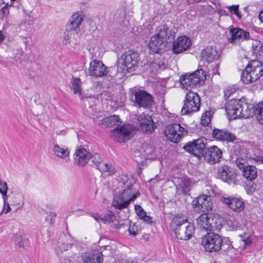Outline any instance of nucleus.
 I'll return each instance as SVG.
<instances>
[{"label":"nucleus","mask_w":263,"mask_h":263,"mask_svg":"<svg viewBox=\"0 0 263 263\" xmlns=\"http://www.w3.org/2000/svg\"><path fill=\"white\" fill-rule=\"evenodd\" d=\"M92 217L96 220V221L100 222H102V214H95L93 215Z\"/></svg>","instance_id":"nucleus-50"},{"label":"nucleus","mask_w":263,"mask_h":263,"mask_svg":"<svg viewBox=\"0 0 263 263\" xmlns=\"http://www.w3.org/2000/svg\"><path fill=\"white\" fill-rule=\"evenodd\" d=\"M225 109L228 116L232 119L248 118L254 113V105L245 102V99H232L227 102Z\"/></svg>","instance_id":"nucleus-3"},{"label":"nucleus","mask_w":263,"mask_h":263,"mask_svg":"<svg viewBox=\"0 0 263 263\" xmlns=\"http://www.w3.org/2000/svg\"><path fill=\"white\" fill-rule=\"evenodd\" d=\"M4 35L2 33V31H0V43H1L4 40Z\"/></svg>","instance_id":"nucleus-58"},{"label":"nucleus","mask_w":263,"mask_h":263,"mask_svg":"<svg viewBox=\"0 0 263 263\" xmlns=\"http://www.w3.org/2000/svg\"><path fill=\"white\" fill-rule=\"evenodd\" d=\"M234 14H235L238 17V18L241 19V16L238 11L237 12V13H236Z\"/></svg>","instance_id":"nucleus-59"},{"label":"nucleus","mask_w":263,"mask_h":263,"mask_svg":"<svg viewBox=\"0 0 263 263\" xmlns=\"http://www.w3.org/2000/svg\"><path fill=\"white\" fill-rule=\"evenodd\" d=\"M263 74V65L258 61L249 63L241 73V80L245 84L255 82Z\"/></svg>","instance_id":"nucleus-6"},{"label":"nucleus","mask_w":263,"mask_h":263,"mask_svg":"<svg viewBox=\"0 0 263 263\" xmlns=\"http://www.w3.org/2000/svg\"><path fill=\"white\" fill-rule=\"evenodd\" d=\"M135 210L140 219H142L145 217L146 213L140 205H135Z\"/></svg>","instance_id":"nucleus-42"},{"label":"nucleus","mask_w":263,"mask_h":263,"mask_svg":"<svg viewBox=\"0 0 263 263\" xmlns=\"http://www.w3.org/2000/svg\"><path fill=\"white\" fill-rule=\"evenodd\" d=\"M144 222H146L148 224H151L152 223V217L149 216H147L146 215L144 218H142V219Z\"/></svg>","instance_id":"nucleus-51"},{"label":"nucleus","mask_w":263,"mask_h":263,"mask_svg":"<svg viewBox=\"0 0 263 263\" xmlns=\"http://www.w3.org/2000/svg\"><path fill=\"white\" fill-rule=\"evenodd\" d=\"M202 245L205 251L211 253L217 252L222 248L223 238L217 233H207L202 237Z\"/></svg>","instance_id":"nucleus-9"},{"label":"nucleus","mask_w":263,"mask_h":263,"mask_svg":"<svg viewBox=\"0 0 263 263\" xmlns=\"http://www.w3.org/2000/svg\"><path fill=\"white\" fill-rule=\"evenodd\" d=\"M254 114L256 115L258 122L263 125V102L259 104L257 108L254 106Z\"/></svg>","instance_id":"nucleus-34"},{"label":"nucleus","mask_w":263,"mask_h":263,"mask_svg":"<svg viewBox=\"0 0 263 263\" xmlns=\"http://www.w3.org/2000/svg\"><path fill=\"white\" fill-rule=\"evenodd\" d=\"M191 181L189 179H185L182 182V190L185 194H188L191 190Z\"/></svg>","instance_id":"nucleus-39"},{"label":"nucleus","mask_w":263,"mask_h":263,"mask_svg":"<svg viewBox=\"0 0 263 263\" xmlns=\"http://www.w3.org/2000/svg\"><path fill=\"white\" fill-rule=\"evenodd\" d=\"M173 42L172 51L175 54H179L186 50L191 47L192 44L191 39L185 35L179 36Z\"/></svg>","instance_id":"nucleus-17"},{"label":"nucleus","mask_w":263,"mask_h":263,"mask_svg":"<svg viewBox=\"0 0 263 263\" xmlns=\"http://www.w3.org/2000/svg\"><path fill=\"white\" fill-rule=\"evenodd\" d=\"M134 96L135 103L139 107H148L154 102L153 96L144 90L140 89L136 91Z\"/></svg>","instance_id":"nucleus-16"},{"label":"nucleus","mask_w":263,"mask_h":263,"mask_svg":"<svg viewBox=\"0 0 263 263\" xmlns=\"http://www.w3.org/2000/svg\"><path fill=\"white\" fill-rule=\"evenodd\" d=\"M9 195H8V194L5 195L4 197H3L2 198L3 199V203H7V202H8V197H9Z\"/></svg>","instance_id":"nucleus-55"},{"label":"nucleus","mask_w":263,"mask_h":263,"mask_svg":"<svg viewBox=\"0 0 263 263\" xmlns=\"http://www.w3.org/2000/svg\"><path fill=\"white\" fill-rule=\"evenodd\" d=\"M107 122H109L111 125H115L116 126L117 125H121L122 121L118 116L114 115L111 116L107 119Z\"/></svg>","instance_id":"nucleus-38"},{"label":"nucleus","mask_w":263,"mask_h":263,"mask_svg":"<svg viewBox=\"0 0 263 263\" xmlns=\"http://www.w3.org/2000/svg\"><path fill=\"white\" fill-rule=\"evenodd\" d=\"M134 126L130 124L117 125L111 132V136L114 141L118 142H125L132 137Z\"/></svg>","instance_id":"nucleus-10"},{"label":"nucleus","mask_w":263,"mask_h":263,"mask_svg":"<svg viewBox=\"0 0 263 263\" xmlns=\"http://www.w3.org/2000/svg\"><path fill=\"white\" fill-rule=\"evenodd\" d=\"M171 230L173 232L178 239L188 240L194 234L195 228L183 216H174L170 223Z\"/></svg>","instance_id":"nucleus-4"},{"label":"nucleus","mask_w":263,"mask_h":263,"mask_svg":"<svg viewBox=\"0 0 263 263\" xmlns=\"http://www.w3.org/2000/svg\"><path fill=\"white\" fill-rule=\"evenodd\" d=\"M138 121L144 132L151 133L156 127L152 117L148 114L142 113L138 117Z\"/></svg>","instance_id":"nucleus-19"},{"label":"nucleus","mask_w":263,"mask_h":263,"mask_svg":"<svg viewBox=\"0 0 263 263\" xmlns=\"http://www.w3.org/2000/svg\"><path fill=\"white\" fill-rule=\"evenodd\" d=\"M219 67V64H216L214 67L211 70H209L208 73L210 75H215L216 74H218V68Z\"/></svg>","instance_id":"nucleus-46"},{"label":"nucleus","mask_w":263,"mask_h":263,"mask_svg":"<svg viewBox=\"0 0 263 263\" xmlns=\"http://www.w3.org/2000/svg\"><path fill=\"white\" fill-rule=\"evenodd\" d=\"M121 58L123 61L124 69H125L128 72L134 71L140 61L139 54L133 50L125 51Z\"/></svg>","instance_id":"nucleus-12"},{"label":"nucleus","mask_w":263,"mask_h":263,"mask_svg":"<svg viewBox=\"0 0 263 263\" xmlns=\"http://www.w3.org/2000/svg\"><path fill=\"white\" fill-rule=\"evenodd\" d=\"M192 205L196 210L201 212L202 214L197 218V224L206 231H214L219 230L221 224L216 218L210 217L208 213L212 209L211 197L201 195L195 198L192 201Z\"/></svg>","instance_id":"nucleus-1"},{"label":"nucleus","mask_w":263,"mask_h":263,"mask_svg":"<svg viewBox=\"0 0 263 263\" xmlns=\"http://www.w3.org/2000/svg\"><path fill=\"white\" fill-rule=\"evenodd\" d=\"M228 226L229 227V230L231 231L236 230L237 229V226L236 224L233 223L231 221L228 222Z\"/></svg>","instance_id":"nucleus-52"},{"label":"nucleus","mask_w":263,"mask_h":263,"mask_svg":"<svg viewBox=\"0 0 263 263\" xmlns=\"http://www.w3.org/2000/svg\"><path fill=\"white\" fill-rule=\"evenodd\" d=\"M223 245H222V249L223 251H229L232 249H233V247L232 245V242L230 240L229 237H223Z\"/></svg>","instance_id":"nucleus-41"},{"label":"nucleus","mask_w":263,"mask_h":263,"mask_svg":"<svg viewBox=\"0 0 263 263\" xmlns=\"http://www.w3.org/2000/svg\"><path fill=\"white\" fill-rule=\"evenodd\" d=\"M251 187H252L254 190H255V187H254L253 185H252Z\"/></svg>","instance_id":"nucleus-61"},{"label":"nucleus","mask_w":263,"mask_h":263,"mask_svg":"<svg viewBox=\"0 0 263 263\" xmlns=\"http://www.w3.org/2000/svg\"><path fill=\"white\" fill-rule=\"evenodd\" d=\"M244 177L248 181H253L257 177V171L255 166L247 165L246 168L242 171Z\"/></svg>","instance_id":"nucleus-29"},{"label":"nucleus","mask_w":263,"mask_h":263,"mask_svg":"<svg viewBox=\"0 0 263 263\" xmlns=\"http://www.w3.org/2000/svg\"><path fill=\"white\" fill-rule=\"evenodd\" d=\"M258 17L261 22L263 23V10L260 12L258 15Z\"/></svg>","instance_id":"nucleus-57"},{"label":"nucleus","mask_w":263,"mask_h":263,"mask_svg":"<svg viewBox=\"0 0 263 263\" xmlns=\"http://www.w3.org/2000/svg\"><path fill=\"white\" fill-rule=\"evenodd\" d=\"M236 176L235 169L228 165H223L218 168L216 177L229 184H235Z\"/></svg>","instance_id":"nucleus-13"},{"label":"nucleus","mask_w":263,"mask_h":263,"mask_svg":"<svg viewBox=\"0 0 263 263\" xmlns=\"http://www.w3.org/2000/svg\"><path fill=\"white\" fill-rule=\"evenodd\" d=\"M14 241L20 247L26 248L29 246V240L24 238L21 233H16L14 235Z\"/></svg>","instance_id":"nucleus-31"},{"label":"nucleus","mask_w":263,"mask_h":263,"mask_svg":"<svg viewBox=\"0 0 263 263\" xmlns=\"http://www.w3.org/2000/svg\"><path fill=\"white\" fill-rule=\"evenodd\" d=\"M11 209L9 205V202L3 203V208L2 212L5 214L8 213L11 211Z\"/></svg>","instance_id":"nucleus-47"},{"label":"nucleus","mask_w":263,"mask_h":263,"mask_svg":"<svg viewBox=\"0 0 263 263\" xmlns=\"http://www.w3.org/2000/svg\"><path fill=\"white\" fill-rule=\"evenodd\" d=\"M54 154L58 158L65 159L69 156V151L67 147L60 146L58 144H55L53 147Z\"/></svg>","instance_id":"nucleus-30"},{"label":"nucleus","mask_w":263,"mask_h":263,"mask_svg":"<svg viewBox=\"0 0 263 263\" xmlns=\"http://www.w3.org/2000/svg\"><path fill=\"white\" fill-rule=\"evenodd\" d=\"M220 54V51L218 50L215 47L210 46L201 51V58L203 61L211 63L218 60Z\"/></svg>","instance_id":"nucleus-21"},{"label":"nucleus","mask_w":263,"mask_h":263,"mask_svg":"<svg viewBox=\"0 0 263 263\" xmlns=\"http://www.w3.org/2000/svg\"><path fill=\"white\" fill-rule=\"evenodd\" d=\"M84 18V14L82 11H78L74 13L70 17L66 25V28L71 30H79V27Z\"/></svg>","instance_id":"nucleus-24"},{"label":"nucleus","mask_w":263,"mask_h":263,"mask_svg":"<svg viewBox=\"0 0 263 263\" xmlns=\"http://www.w3.org/2000/svg\"><path fill=\"white\" fill-rule=\"evenodd\" d=\"M73 245V243H63L59 246L60 250L62 252L66 251L70 249Z\"/></svg>","instance_id":"nucleus-44"},{"label":"nucleus","mask_w":263,"mask_h":263,"mask_svg":"<svg viewBox=\"0 0 263 263\" xmlns=\"http://www.w3.org/2000/svg\"><path fill=\"white\" fill-rule=\"evenodd\" d=\"M57 216V215L54 212H50V213L49 214L48 216V217H50V222L52 223V220H54L55 218Z\"/></svg>","instance_id":"nucleus-53"},{"label":"nucleus","mask_w":263,"mask_h":263,"mask_svg":"<svg viewBox=\"0 0 263 263\" xmlns=\"http://www.w3.org/2000/svg\"><path fill=\"white\" fill-rule=\"evenodd\" d=\"M89 75L95 77H103L107 74L106 67L101 61L93 60L90 63L88 69Z\"/></svg>","instance_id":"nucleus-23"},{"label":"nucleus","mask_w":263,"mask_h":263,"mask_svg":"<svg viewBox=\"0 0 263 263\" xmlns=\"http://www.w3.org/2000/svg\"><path fill=\"white\" fill-rule=\"evenodd\" d=\"M213 116V113L211 111H206L203 113L201 118L200 123L203 126H208L211 122V118Z\"/></svg>","instance_id":"nucleus-35"},{"label":"nucleus","mask_w":263,"mask_h":263,"mask_svg":"<svg viewBox=\"0 0 263 263\" xmlns=\"http://www.w3.org/2000/svg\"><path fill=\"white\" fill-rule=\"evenodd\" d=\"M121 182L123 184V191L116 193L112 202V206L118 210L127 208L130 202L140 195V193L135 191L133 187L135 183L133 178L124 177L122 178Z\"/></svg>","instance_id":"nucleus-2"},{"label":"nucleus","mask_w":263,"mask_h":263,"mask_svg":"<svg viewBox=\"0 0 263 263\" xmlns=\"http://www.w3.org/2000/svg\"><path fill=\"white\" fill-rule=\"evenodd\" d=\"M73 31L77 32L78 31L76 30L68 29V28H66V31L64 32V43L65 44L70 43V39L72 37V36H74Z\"/></svg>","instance_id":"nucleus-37"},{"label":"nucleus","mask_w":263,"mask_h":263,"mask_svg":"<svg viewBox=\"0 0 263 263\" xmlns=\"http://www.w3.org/2000/svg\"><path fill=\"white\" fill-rule=\"evenodd\" d=\"M237 90V88L235 87H228L226 90H224V97L227 98L228 99L229 97L234 93Z\"/></svg>","instance_id":"nucleus-43"},{"label":"nucleus","mask_w":263,"mask_h":263,"mask_svg":"<svg viewBox=\"0 0 263 263\" xmlns=\"http://www.w3.org/2000/svg\"><path fill=\"white\" fill-rule=\"evenodd\" d=\"M222 156L221 151L216 146H212L205 149L202 155L205 161L210 164H214L220 161Z\"/></svg>","instance_id":"nucleus-18"},{"label":"nucleus","mask_w":263,"mask_h":263,"mask_svg":"<svg viewBox=\"0 0 263 263\" xmlns=\"http://www.w3.org/2000/svg\"><path fill=\"white\" fill-rule=\"evenodd\" d=\"M204 140L202 138H199L188 142L183 148L185 151L193 154L194 156L200 158L202 157L205 149Z\"/></svg>","instance_id":"nucleus-14"},{"label":"nucleus","mask_w":263,"mask_h":263,"mask_svg":"<svg viewBox=\"0 0 263 263\" xmlns=\"http://www.w3.org/2000/svg\"><path fill=\"white\" fill-rule=\"evenodd\" d=\"M205 79L206 72L202 69H200L193 73L182 75L180 81L183 87L188 89L203 84Z\"/></svg>","instance_id":"nucleus-7"},{"label":"nucleus","mask_w":263,"mask_h":263,"mask_svg":"<svg viewBox=\"0 0 263 263\" xmlns=\"http://www.w3.org/2000/svg\"><path fill=\"white\" fill-rule=\"evenodd\" d=\"M9 6L6 5L2 8L1 11L3 14V17L9 13Z\"/></svg>","instance_id":"nucleus-49"},{"label":"nucleus","mask_w":263,"mask_h":263,"mask_svg":"<svg viewBox=\"0 0 263 263\" xmlns=\"http://www.w3.org/2000/svg\"><path fill=\"white\" fill-rule=\"evenodd\" d=\"M174 2H177L180 1V0H173Z\"/></svg>","instance_id":"nucleus-60"},{"label":"nucleus","mask_w":263,"mask_h":263,"mask_svg":"<svg viewBox=\"0 0 263 263\" xmlns=\"http://www.w3.org/2000/svg\"><path fill=\"white\" fill-rule=\"evenodd\" d=\"M238 8H239V5H233V6H231L228 7V8L229 9V11L231 13H233V14L237 13V12L238 11Z\"/></svg>","instance_id":"nucleus-48"},{"label":"nucleus","mask_w":263,"mask_h":263,"mask_svg":"<svg viewBox=\"0 0 263 263\" xmlns=\"http://www.w3.org/2000/svg\"><path fill=\"white\" fill-rule=\"evenodd\" d=\"M247 161H248V160L246 158L245 159L243 157H238L235 160V164L240 170L242 171L246 168L247 165L246 164Z\"/></svg>","instance_id":"nucleus-40"},{"label":"nucleus","mask_w":263,"mask_h":263,"mask_svg":"<svg viewBox=\"0 0 263 263\" xmlns=\"http://www.w3.org/2000/svg\"><path fill=\"white\" fill-rule=\"evenodd\" d=\"M231 37L228 38L230 43L237 44L240 41L248 40L250 39L249 32L239 28L231 29L229 31Z\"/></svg>","instance_id":"nucleus-20"},{"label":"nucleus","mask_w":263,"mask_h":263,"mask_svg":"<svg viewBox=\"0 0 263 263\" xmlns=\"http://www.w3.org/2000/svg\"><path fill=\"white\" fill-rule=\"evenodd\" d=\"M102 222L104 223H109L110 222H114L116 221V217L115 214L109 211L105 215L102 214Z\"/></svg>","instance_id":"nucleus-33"},{"label":"nucleus","mask_w":263,"mask_h":263,"mask_svg":"<svg viewBox=\"0 0 263 263\" xmlns=\"http://www.w3.org/2000/svg\"><path fill=\"white\" fill-rule=\"evenodd\" d=\"M252 52L254 54L261 55L263 53V46L261 43L255 41L252 44Z\"/></svg>","instance_id":"nucleus-36"},{"label":"nucleus","mask_w":263,"mask_h":263,"mask_svg":"<svg viewBox=\"0 0 263 263\" xmlns=\"http://www.w3.org/2000/svg\"><path fill=\"white\" fill-rule=\"evenodd\" d=\"M90 153L85 149H78L73 155L74 164L79 166H84L89 160Z\"/></svg>","instance_id":"nucleus-25"},{"label":"nucleus","mask_w":263,"mask_h":263,"mask_svg":"<svg viewBox=\"0 0 263 263\" xmlns=\"http://www.w3.org/2000/svg\"><path fill=\"white\" fill-rule=\"evenodd\" d=\"M187 133V130L179 123L168 125L164 130L167 138L173 143H178L180 139Z\"/></svg>","instance_id":"nucleus-11"},{"label":"nucleus","mask_w":263,"mask_h":263,"mask_svg":"<svg viewBox=\"0 0 263 263\" xmlns=\"http://www.w3.org/2000/svg\"><path fill=\"white\" fill-rule=\"evenodd\" d=\"M89 160L93 163V165L101 172H106L108 175H112L116 172V170L112 165L109 163H103L100 155L95 153L90 154Z\"/></svg>","instance_id":"nucleus-15"},{"label":"nucleus","mask_w":263,"mask_h":263,"mask_svg":"<svg viewBox=\"0 0 263 263\" xmlns=\"http://www.w3.org/2000/svg\"><path fill=\"white\" fill-rule=\"evenodd\" d=\"M212 136L213 138L223 141H234L236 137L234 134L228 132L225 129H219L214 128L213 130Z\"/></svg>","instance_id":"nucleus-26"},{"label":"nucleus","mask_w":263,"mask_h":263,"mask_svg":"<svg viewBox=\"0 0 263 263\" xmlns=\"http://www.w3.org/2000/svg\"><path fill=\"white\" fill-rule=\"evenodd\" d=\"M222 201L226 204L232 210L236 212H240L245 207V204L242 199L238 197H223Z\"/></svg>","instance_id":"nucleus-22"},{"label":"nucleus","mask_w":263,"mask_h":263,"mask_svg":"<svg viewBox=\"0 0 263 263\" xmlns=\"http://www.w3.org/2000/svg\"><path fill=\"white\" fill-rule=\"evenodd\" d=\"M120 225L119 226V222L117 221H116V222L112 226L113 228L117 229H119L120 228Z\"/></svg>","instance_id":"nucleus-56"},{"label":"nucleus","mask_w":263,"mask_h":263,"mask_svg":"<svg viewBox=\"0 0 263 263\" xmlns=\"http://www.w3.org/2000/svg\"><path fill=\"white\" fill-rule=\"evenodd\" d=\"M253 87H254V89H256L257 87V86H253Z\"/></svg>","instance_id":"nucleus-62"},{"label":"nucleus","mask_w":263,"mask_h":263,"mask_svg":"<svg viewBox=\"0 0 263 263\" xmlns=\"http://www.w3.org/2000/svg\"><path fill=\"white\" fill-rule=\"evenodd\" d=\"M243 241L244 242L245 247H246L247 246H250L252 244V241L250 239H246L243 240Z\"/></svg>","instance_id":"nucleus-54"},{"label":"nucleus","mask_w":263,"mask_h":263,"mask_svg":"<svg viewBox=\"0 0 263 263\" xmlns=\"http://www.w3.org/2000/svg\"><path fill=\"white\" fill-rule=\"evenodd\" d=\"M245 157L250 163L258 164L263 163V156L259 155V152L256 149H249Z\"/></svg>","instance_id":"nucleus-28"},{"label":"nucleus","mask_w":263,"mask_h":263,"mask_svg":"<svg viewBox=\"0 0 263 263\" xmlns=\"http://www.w3.org/2000/svg\"><path fill=\"white\" fill-rule=\"evenodd\" d=\"M175 37V32L171 29L164 27L151 37L149 48L155 53H161L165 50L167 44L172 43Z\"/></svg>","instance_id":"nucleus-5"},{"label":"nucleus","mask_w":263,"mask_h":263,"mask_svg":"<svg viewBox=\"0 0 263 263\" xmlns=\"http://www.w3.org/2000/svg\"><path fill=\"white\" fill-rule=\"evenodd\" d=\"M82 82L79 78H72L71 81V89L73 90L74 94H78L81 96L82 94L81 88Z\"/></svg>","instance_id":"nucleus-32"},{"label":"nucleus","mask_w":263,"mask_h":263,"mask_svg":"<svg viewBox=\"0 0 263 263\" xmlns=\"http://www.w3.org/2000/svg\"><path fill=\"white\" fill-rule=\"evenodd\" d=\"M83 263H102L103 261V255L102 253L97 251L83 254Z\"/></svg>","instance_id":"nucleus-27"},{"label":"nucleus","mask_w":263,"mask_h":263,"mask_svg":"<svg viewBox=\"0 0 263 263\" xmlns=\"http://www.w3.org/2000/svg\"><path fill=\"white\" fill-rule=\"evenodd\" d=\"M128 231L130 235L136 236L138 234V228L134 224L133 226H130L128 228Z\"/></svg>","instance_id":"nucleus-45"},{"label":"nucleus","mask_w":263,"mask_h":263,"mask_svg":"<svg viewBox=\"0 0 263 263\" xmlns=\"http://www.w3.org/2000/svg\"><path fill=\"white\" fill-rule=\"evenodd\" d=\"M183 102V106L180 112L182 116L190 115L199 110L200 98L197 93L191 91L187 92Z\"/></svg>","instance_id":"nucleus-8"}]
</instances>
